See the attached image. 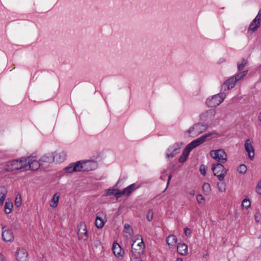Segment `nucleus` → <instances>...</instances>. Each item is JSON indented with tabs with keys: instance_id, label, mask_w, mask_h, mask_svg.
Segmentation results:
<instances>
[{
	"instance_id": "c85d7f7f",
	"label": "nucleus",
	"mask_w": 261,
	"mask_h": 261,
	"mask_svg": "<svg viewBox=\"0 0 261 261\" xmlns=\"http://www.w3.org/2000/svg\"><path fill=\"white\" fill-rule=\"evenodd\" d=\"M248 70H244L241 71L238 74L233 75V77L235 78L236 82L239 81L240 80L243 79L247 74Z\"/></svg>"
},
{
	"instance_id": "1a4fd4ad",
	"label": "nucleus",
	"mask_w": 261,
	"mask_h": 261,
	"mask_svg": "<svg viewBox=\"0 0 261 261\" xmlns=\"http://www.w3.org/2000/svg\"><path fill=\"white\" fill-rule=\"evenodd\" d=\"M25 159L27 163V169H30L32 170H36L42 164L40 161H37L35 157L29 156L25 158Z\"/></svg>"
},
{
	"instance_id": "9d476101",
	"label": "nucleus",
	"mask_w": 261,
	"mask_h": 261,
	"mask_svg": "<svg viewBox=\"0 0 261 261\" xmlns=\"http://www.w3.org/2000/svg\"><path fill=\"white\" fill-rule=\"evenodd\" d=\"M78 237L80 240L86 241L88 238V232L86 224L81 222L78 225Z\"/></svg>"
},
{
	"instance_id": "4c0bfd02",
	"label": "nucleus",
	"mask_w": 261,
	"mask_h": 261,
	"mask_svg": "<svg viewBox=\"0 0 261 261\" xmlns=\"http://www.w3.org/2000/svg\"><path fill=\"white\" fill-rule=\"evenodd\" d=\"M21 204V197L20 194L17 195L15 200V205L17 207H19Z\"/></svg>"
},
{
	"instance_id": "ddd939ff",
	"label": "nucleus",
	"mask_w": 261,
	"mask_h": 261,
	"mask_svg": "<svg viewBox=\"0 0 261 261\" xmlns=\"http://www.w3.org/2000/svg\"><path fill=\"white\" fill-rule=\"evenodd\" d=\"M83 171H90L97 168V163L92 160L83 161Z\"/></svg>"
},
{
	"instance_id": "4468645a",
	"label": "nucleus",
	"mask_w": 261,
	"mask_h": 261,
	"mask_svg": "<svg viewBox=\"0 0 261 261\" xmlns=\"http://www.w3.org/2000/svg\"><path fill=\"white\" fill-rule=\"evenodd\" d=\"M237 82L233 76L230 77L222 85L221 90L223 91L229 90L234 87Z\"/></svg>"
},
{
	"instance_id": "5701e85b",
	"label": "nucleus",
	"mask_w": 261,
	"mask_h": 261,
	"mask_svg": "<svg viewBox=\"0 0 261 261\" xmlns=\"http://www.w3.org/2000/svg\"><path fill=\"white\" fill-rule=\"evenodd\" d=\"M112 249L115 256L117 257L121 256V248L118 243H114Z\"/></svg>"
},
{
	"instance_id": "f257e3e1",
	"label": "nucleus",
	"mask_w": 261,
	"mask_h": 261,
	"mask_svg": "<svg viewBox=\"0 0 261 261\" xmlns=\"http://www.w3.org/2000/svg\"><path fill=\"white\" fill-rule=\"evenodd\" d=\"M27 163L25 158H21L20 160H14L7 163L4 171L12 172L21 169H27Z\"/></svg>"
},
{
	"instance_id": "49530a36",
	"label": "nucleus",
	"mask_w": 261,
	"mask_h": 261,
	"mask_svg": "<svg viewBox=\"0 0 261 261\" xmlns=\"http://www.w3.org/2000/svg\"><path fill=\"white\" fill-rule=\"evenodd\" d=\"M260 18H261V10H260L259 11L258 14H257V15L256 16V17L254 19L258 21H260Z\"/></svg>"
},
{
	"instance_id": "39448f33",
	"label": "nucleus",
	"mask_w": 261,
	"mask_h": 261,
	"mask_svg": "<svg viewBox=\"0 0 261 261\" xmlns=\"http://www.w3.org/2000/svg\"><path fill=\"white\" fill-rule=\"evenodd\" d=\"M207 128V124L203 122H198L190 127L188 130V133L191 136L195 137L204 132Z\"/></svg>"
},
{
	"instance_id": "7ed1b4c3",
	"label": "nucleus",
	"mask_w": 261,
	"mask_h": 261,
	"mask_svg": "<svg viewBox=\"0 0 261 261\" xmlns=\"http://www.w3.org/2000/svg\"><path fill=\"white\" fill-rule=\"evenodd\" d=\"M216 114V110L213 109H211L201 113L199 115V118L201 120L207 122V123L212 122H219L221 118L219 117L215 118Z\"/></svg>"
},
{
	"instance_id": "09e8293b",
	"label": "nucleus",
	"mask_w": 261,
	"mask_h": 261,
	"mask_svg": "<svg viewBox=\"0 0 261 261\" xmlns=\"http://www.w3.org/2000/svg\"><path fill=\"white\" fill-rule=\"evenodd\" d=\"M171 178H172V175L170 174L168 176V181H167V186L169 184V182H170V180L171 179Z\"/></svg>"
},
{
	"instance_id": "c9c22d12",
	"label": "nucleus",
	"mask_w": 261,
	"mask_h": 261,
	"mask_svg": "<svg viewBox=\"0 0 261 261\" xmlns=\"http://www.w3.org/2000/svg\"><path fill=\"white\" fill-rule=\"evenodd\" d=\"M246 171H247V167L244 164L241 165L238 169V171L240 174H244L246 173Z\"/></svg>"
},
{
	"instance_id": "bb28decb",
	"label": "nucleus",
	"mask_w": 261,
	"mask_h": 261,
	"mask_svg": "<svg viewBox=\"0 0 261 261\" xmlns=\"http://www.w3.org/2000/svg\"><path fill=\"white\" fill-rule=\"evenodd\" d=\"M190 151L188 149H187L186 148H185L180 155V156L179 158L178 161L179 163H183L185 162L187 160V157L188 156Z\"/></svg>"
},
{
	"instance_id": "423d86ee",
	"label": "nucleus",
	"mask_w": 261,
	"mask_h": 261,
	"mask_svg": "<svg viewBox=\"0 0 261 261\" xmlns=\"http://www.w3.org/2000/svg\"><path fill=\"white\" fill-rule=\"evenodd\" d=\"M182 142H177L170 146L166 151V158L170 159L179 153L180 149L183 146Z\"/></svg>"
},
{
	"instance_id": "aec40b11",
	"label": "nucleus",
	"mask_w": 261,
	"mask_h": 261,
	"mask_svg": "<svg viewBox=\"0 0 261 261\" xmlns=\"http://www.w3.org/2000/svg\"><path fill=\"white\" fill-rule=\"evenodd\" d=\"M106 196L115 195L117 198H119L121 197V191L116 189H109L106 190Z\"/></svg>"
},
{
	"instance_id": "3c124183",
	"label": "nucleus",
	"mask_w": 261,
	"mask_h": 261,
	"mask_svg": "<svg viewBox=\"0 0 261 261\" xmlns=\"http://www.w3.org/2000/svg\"><path fill=\"white\" fill-rule=\"evenodd\" d=\"M258 120L260 122H261V113L259 114L258 115Z\"/></svg>"
},
{
	"instance_id": "f704fd0d",
	"label": "nucleus",
	"mask_w": 261,
	"mask_h": 261,
	"mask_svg": "<svg viewBox=\"0 0 261 261\" xmlns=\"http://www.w3.org/2000/svg\"><path fill=\"white\" fill-rule=\"evenodd\" d=\"M74 163H72L70 164L69 166L65 168L64 170L67 173H72L74 172L75 170H73Z\"/></svg>"
},
{
	"instance_id": "c03bdc74",
	"label": "nucleus",
	"mask_w": 261,
	"mask_h": 261,
	"mask_svg": "<svg viewBox=\"0 0 261 261\" xmlns=\"http://www.w3.org/2000/svg\"><path fill=\"white\" fill-rule=\"evenodd\" d=\"M138 248H140L142 249V250L143 251L144 248V243L143 242V240H141V242H139L136 245Z\"/></svg>"
},
{
	"instance_id": "0eeeda50",
	"label": "nucleus",
	"mask_w": 261,
	"mask_h": 261,
	"mask_svg": "<svg viewBox=\"0 0 261 261\" xmlns=\"http://www.w3.org/2000/svg\"><path fill=\"white\" fill-rule=\"evenodd\" d=\"M210 156L220 163H225L227 161V154L223 149L212 150Z\"/></svg>"
},
{
	"instance_id": "4be33fe9",
	"label": "nucleus",
	"mask_w": 261,
	"mask_h": 261,
	"mask_svg": "<svg viewBox=\"0 0 261 261\" xmlns=\"http://www.w3.org/2000/svg\"><path fill=\"white\" fill-rule=\"evenodd\" d=\"M259 25L260 21H258L256 19H254L249 26L248 32H249V31H255L259 27Z\"/></svg>"
},
{
	"instance_id": "393cba45",
	"label": "nucleus",
	"mask_w": 261,
	"mask_h": 261,
	"mask_svg": "<svg viewBox=\"0 0 261 261\" xmlns=\"http://www.w3.org/2000/svg\"><path fill=\"white\" fill-rule=\"evenodd\" d=\"M7 193V191L5 187H0V204H3Z\"/></svg>"
},
{
	"instance_id": "f8f14e48",
	"label": "nucleus",
	"mask_w": 261,
	"mask_h": 261,
	"mask_svg": "<svg viewBox=\"0 0 261 261\" xmlns=\"http://www.w3.org/2000/svg\"><path fill=\"white\" fill-rule=\"evenodd\" d=\"M244 147L249 158L252 160L254 157V149L252 146V141L249 139H247L245 142Z\"/></svg>"
},
{
	"instance_id": "5fc2aeb1",
	"label": "nucleus",
	"mask_w": 261,
	"mask_h": 261,
	"mask_svg": "<svg viewBox=\"0 0 261 261\" xmlns=\"http://www.w3.org/2000/svg\"><path fill=\"white\" fill-rule=\"evenodd\" d=\"M160 178H161V179H164V178H164L163 175H161V177H160Z\"/></svg>"
},
{
	"instance_id": "ea45409f",
	"label": "nucleus",
	"mask_w": 261,
	"mask_h": 261,
	"mask_svg": "<svg viewBox=\"0 0 261 261\" xmlns=\"http://www.w3.org/2000/svg\"><path fill=\"white\" fill-rule=\"evenodd\" d=\"M153 218V212L152 210H150L148 211L146 214V219L148 221H150L152 220Z\"/></svg>"
},
{
	"instance_id": "2eb2a0df",
	"label": "nucleus",
	"mask_w": 261,
	"mask_h": 261,
	"mask_svg": "<svg viewBox=\"0 0 261 261\" xmlns=\"http://www.w3.org/2000/svg\"><path fill=\"white\" fill-rule=\"evenodd\" d=\"M16 257L18 261H28V253L24 248H18L16 252Z\"/></svg>"
},
{
	"instance_id": "a19ab883",
	"label": "nucleus",
	"mask_w": 261,
	"mask_h": 261,
	"mask_svg": "<svg viewBox=\"0 0 261 261\" xmlns=\"http://www.w3.org/2000/svg\"><path fill=\"white\" fill-rule=\"evenodd\" d=\"M199 171L201 174L203 175H205L206 174V168L204 165H201L199 168Z\"/></svg>"
},
{
	"instance_id": "58836bf2",
	"label": "nucleus",
	"mask_w": 261,
	"mask_h": 261,
	"mask_svg": "<svg viewBox=\"0 0 261 261\" xmlns=\"http://www.w3.org/2000/svg\"><path fill=\"white\" fill-rule=\"evenodd\" d=\"M218 188L220 192H224L226 190L225 185L223 182L218 183Z\"/></svg>"
},
{
	"instance_id": "f03ea898",
	"label": "nucleus",
	"mask_w": 261,
	"mask_h": 261,
	"mask_svg": "<svg viewBox=\"0 0 261 261\" xmlns=\"http://www.w3.org/2000/svg\"><path fill=\"white\" fill-rule=\"evenodd\" d=\"M225 97L224 92H220L207 98L205 104L209 108H216L223 101Z\"/></svg>"
},
{
	"instance_id": "6ab92c4d",
	"label": "nucleus",
	"mask_w": 261,
	"mask_h": 261,
	"mask_svg": "<svg viewBox=\"0 0 261 261\" xmlns=\"http://www.w3.org/2000/svg\"><path fill=\"white\" fill-rule=\"evenodd\" d=\"M177 251L181 255H186L188 252V246L185 243H178L177 245Z\"/></svg>"
},
{
	"instance_id": "c756f323",
	"label": "nucleus",
	"mask_w": 261,
	"mask_h": 261,
	"mask_svg": "<svg viewBox=\"0 0 261 261\" xmlns=\"http://www.w3.org/2000/svg\"><path fill=\"white\" fill-rule=\"evenodd\" d=\"M124 232L127 234L126 235V237L130 236L133 234V230L132 227L128 224H125L124 226Z\"/></svg>"
},
{
	"instance_id": "473e14b6",
	"label": "nucleus",
	"mask_w": 261,
	"mask_h": 261,
	"mask_svg": "<svg viewBox=\"0 0 261 261\" xmlns=\"http://www.w3.org/2000/svg\"><path fill=\"white\" fill-rule=\"evenodd\" d=\"M13 204L11 202H6L5 204V211L7 214H10L12 212Z\"/></svg>"
},
{
	"instance_id": "72a5a7b5",
	"label": "nucleus",
	"mask_w": 261,
	"mask_h": 261,
	"mask_svg": "<svg viewBox=\"0 0 261 261\" xmlns=\"http://www.w3.org/2000/svg\"><path fill=\"white\" fill-rule=\"evenodd\" d=\"M202 189L204 193L205 194L208 195L211 191V187L210 185L207 182L204 183L202 186Z\"/></svg>"
},
{
	"instance_id": "412c9836",
	"label": "nucleus",
	"mask_w": 261,
	"mask_h": 261,
	"mask_svg": "<svg viewBox=\"0 0 261 261\" xmlns=\"http://www.w3.org/2000/svg\"><path fill=\"white\" fill-rule=\"evenodd\" d=\"M136 241H134L132 244V255L133 256H138L143 251L140 248H138L136 245Z\"/></svg>"
},
{
	"instance_id": "de8ad7c7",
	"label": "nucleus",
	"mask_w": 261,
	"mask_h": 261,
	"mask_svg": "<svg viewBox=\"0 0 261 261\" xmlns=\"http://www.w3.org/2000/svg\"><path fill=\"white\" fill-rule=\"evenodd\" d=\"M224 62H225V59L224 58H221L219 59V60L218 61V63L221 64Z\"/></svg>"
},
{
	"instance_id": "9b49d317",
	"label": "nucleus",
	"mask_w": 261,
	"mask_h": 261,
	"mask_svg": "<svg viewBox=\"0 0 261 261\" xmlns=\"http://www.w3.org/2000/svg\"><path fill=\"white\" fill-rule=\"evenodd\" d=\"M2 238L6 242H10L14 239V234L10 229H6V226L2 227Z\"/></svg>"
},
{
	"instance_id": "6e6d98bb",
	"label": "nucleus",
	"mask_w": 261,
	"mask_h": 261,
	"mask_svg": "<svg viewBox=\"0 0 261 261\" xmlns=\"http://www.w3.org/2000/svg\"><path fill=\"white\" fill-rule=\"evenodd\" d=\"M120 180H119V181L117 182V185L119 184L120 183Z\"/></svg>"
},
{
	"instance_id": "a211bd4d",
	"label": "nucleus",
	"mask_w": 261,
	"mask_h": 261,
	"mask_svg": "<svg viewBox=\"0 0 261 261\" xmlns=\"http://www.w3.org/2000/svg\"><path fill=\"white\" fill-rule=\"evenodd\" d=\"M40 162L43 163H50L54 162V152L45 154L40 159Z\"/></svg>"
},
{
	"instance_id": "6e6552de",
	"label": "nucleus",
	"mask_w": 261,
	"mask_h": 261,
	"mask_svg": "<svg viewBox=\"0 0 261 261\" xmlns=\"http://www.w3.org/2000/svg\"><path fill=\"white\" fill-rule=\"evenodd\" d=\"M212 133H207L201 136L199 138L192 141L191 143L188 144L186 146V148L187 150L188 149L190 151H191L195 147L199 146L205 142L206 138L212 135Z\"/></svg>"
},
{
	"instance_id": "b1692460",
	"label": "nucleus",
	"mask_w": 261,
	"mask_h": 261,
	"mask_svg": "<svg viewBox=\"0 0 261 261\" xmlns=\"http://www.w3.org/2000/svg\"><path fill=\"white\" fill-rule=\"evenodd\" d=\"M166 242L170 246H174L177 243L176 237L174 235H169L166 239Z\"/></svg>"
},
{
	"instance_id": "864d4df0",
	"label": "nucleus",
	"mask_w": 261,
	"mask_h": 261,
	"mask_svg": "<svg viewBox=\"0 0 261 261\" xmlns=\"http://www.w3.org/2000/svg\"><path fill=\"white\" fill-rule=\"evenodd\" d=\"M175 261H183L182 259L177 258Z\"/></svg>"
},
{
	"instance_id": "cd10ccee",
	"label": "nucleus",
	"mask_w": 261,
	"mask_h": 261,
	"mask_svg": "<svg viewBox=\"0 0 261 261\" xmlns=\"http://www.w3.org/2000/svg\"><path fill=\"white\" fill-rule=\"evenodd\" d=\"M83 161H77L74 163L73 170L75 172L83 171Z\"/></svg>"
},
{
	"instance_id": "7c9ffc66",
	"label": "nucleus",
	"mask_w": 261,
	"mask_h": 261,
	"mask_svg": "<svg viewBox=\"0 0 261 261\" xmlns=\"http://www.w3.org/2000/svg\"><path fill=\"white\" fill-rule=\"evenodd\" d=\"M105 221L104 220L101 218V217L97 216L96 217V220H95V225L98 228H101L103 227L105 224Z\"/></svg>"
},
{
	"instance_id": "20e7f679",
	"label": "nucleus",
	"mask_w": 261,
	"mask_h": 261,
	"mask_svg": "<svg viewBox=\"0 0 261 261\" xmlns=\"http://www.w3.org/2000/svg\"><path fill=\"white\" fill-rule=\"evenodd\" d=\"M223 163L213 164L212 170L215 176L220 181H222L227 174V170L222 165Z\"/></svg>"
},
{
	"instance_id": "a18cd8bd",
	"label": "nucleus",
	"mask_w": 261,
	"mask_h": 261,
	"mask_svg": "<svg viewBox=\"0 0 261 261\" xmlns=\"http://www.w3.org/2000/svg\"><path fill=\"white\" fill-rule=\"evenodd\" d=\"M132 261H142V260L138 257V256H133L132 255Z\"/></svg>"
},
{
	"instance_id": "2f4dec72",
	"label": "nucleus",
	"mask_w": 261,
	"mask_h": 261,
	"mask_svg": "<svg viewBox=\"0 0 261 261\" xmlns=\"http://www.w3.org/2000/svg\"><path fill=\"white\" fill-rule=\"evenodd\" d=\"M247 63V61L244 58H242L241 60L237 63V68L238 70L241 71L243 70Z\"/></svg>"
},
{
	"instance_id": "a878e982",
	"label": "nucleus",
	"mask_w": 261,
	"mask_h": 261,
	"mask_svg": "<svg viewBox=\"0 0 261 261\" xmlns=\"http://www.w3.org/2000/svg\"><path fill=\"white\" fill-rule=\"evenodd\" d=\"M59 195L58 193H56L54 195L52 199L50 202V206L52 207H56L58 205V203L59 200Z\"/></svg>"
},
{
	"instance_id": "603ef678",
	"label": "nucleus",
	"mask_w": 261,
	"mask_h": 261,
	"mask_svg": "<svg viewBox=\"0 0 261 261\" xmlns=\"http://www.w3.org/2000/svg\"><path fill=\"white\" fill-rule=\"evenodd\" d=\"M0 261H3V256L2 254L0 253Z\"/></svg>"
},
{
	"instance_id": "dca6fc26",
	"label": "nucleus",
	"mask_w": 261,
	"mask_h": 261,
	"mask_svg": "<svg viewBox=\"0 0 261 261\" xmlns=\"http://www.w3.org/2000/svg\"><path fill=\"white\" fill-rule=\"evenodd\" d=\"M66 157V153L62 151L55 154L54 153V162L56 163H62L65 161Z\"/></svg>"
},
{
	"instance_id": "e433bc0d",
	"label": "nucleus",
	"mask_w": 261,
	"mask_h": 261,
	"mask_svg": "<svg viewBox=\"0 0 261 261\" xmlns=\"http://www.w3.org/2000/svg\"><path fill=\"white\" fill-rule=\"evenodd\" d=\"M242 206L246 209H248L250 206V201L248 199H244L242 202Z\"/></svg>"
},
{
	"instance_id": "8fccbe9b",
	"label": "nucleus",
	"mask_w": 261,
	"mask_h": 261,
	"mask_svg": "<svg viewBox=\"0 0 261 261\" xmlns=\"http://www.w3.org/2000/svg\"><path fill=\"white\" fill-rule=\"evenodd\" d=\"M189 194L191 195V196H194V194H195V190H191L190 192H189Z\"/></svg>"
},
{
	"instance_id": "79ce46f5",
	"label": "nucleus",
	"mask_w": 261,
	"mask_h": 261,
	"mask_svg": "<svg viewBox=\"0 0 261 261\" xmlns=\"http://www.w3.org/2000/svg\"><path fill=\"white\" fill-rule=\"evenodd\" d=\"M197 201L199 203H202L204 201V198L201 194H198L197 196Z\"/></svg>"
},
{
	"instance_id": "37998d69",
	"label": "nucleus",
	"mask_w": 261,
	"mask_h": 261,
	"mask_svg": "<svg viewBox=\"0 0 261 261\" xmlns=\"http://www.w3.org/2000/svg\"><path fill=\"white\" fill-rule=\"evenodd\" d=\"M184 231L185 235L188 237H191V230L188 228H185L184 229Z\"/></svg>"
},
{
	"instance_id": "f3484780",
	"label": "nucleus",
	"mask_w": 261,
	"mask_h": 261,
	"mask_svg": "<svg viewBox=\"0 0 261 261\" xmlns=\"http://www.w3.org/2000/svg\"><path fill=\"white\" fill-rule=\"evenodd\" d=\"M138 186L136 184H133L126 188H124L122 191H121V196L122 195H129L134 190L137 189Z\"/></svg>"
}]
</instances>
